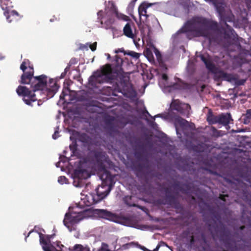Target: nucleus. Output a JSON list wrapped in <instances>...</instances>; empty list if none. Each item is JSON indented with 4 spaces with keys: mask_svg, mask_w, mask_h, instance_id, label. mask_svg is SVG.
<instances>
[{
    "mask_svg": "<svg viewBox=\"0 0 251 251\" xmlns=\"http://www.w3.org/2000/svg\"><path fill=\"white\" fill-rule=\"evenodd\" d=\"M193 19L188 21L184 27L178 30L174 36L180 32H192L197 37L205 36L210 30L223 32L225 39H230L233 34L234 30L226 22L230 21L234 17H220L221 20L225 21L224 27H219L217 22L208 20L202 17H193Z\"/></svg>",
    "mask_w": 251,
    "mask_h": 251,
    "instance_id": "obj_1",
    "label": "nucleus"
},
{
    "mask_svg": "<svg viewBox=\"0 0 251 251\" xmlns=\"http://www.w3.org/2000/svg\"><path fill=\"white\" fill-rule=\"evenodd\" d=\"M94 158L96 165L100 173V179L107 186V188L105 190H100V189H103L104 186H101L100 188L99 187L97 189L96 193L98 197L97 201H99L106 197L109 193L115 182L114 181L115 176L112 175L106 169V165L110 166L112 162L105 152L94 151Z\"/></svg>",
    "mask_w": 251,
    "mask_h": 251,
    "instance_id": "obj_2",
    "label": "nucleus"
},
{
    "mask_svg": "<svg viewBox=\"0 0 251 251\" xmlns=\"http://www.w3.org/2000/svg\"><path fill=\"white\" fill-rule=\"evenodd\" d=\"M91 214L109 221H114L116 218L114 214L106 210L87 209L78 212L69 211L66 213L63 220V224L70 231H72V226L73 225L78 224L84 218H88Z\"/></svg>",
    "mask_w": 251,
    "mask_h": 251,
    "instance_id": "obj_3",
    "label": "nucleus"
},
{
    "mask_svg": "<svg viewBox=\"0 0 251 251\" xmlns=\"http://www.w3.org/2000/svg\"><path fill=\"white\" fill-rule=\"evenodd\" d=\"M47 76L45 75L34 77L31 85L33 93L26 87L21 85L17 88L16 92L19 96L23 97V100L27 105L32 106L31 105L32 102L38 101V105L39 106L41 104L40 103L41 100H38L36 98V95L34 93L39 91L40 94L41 93L45 94V88L47 85Z\"/></svg>",
    "mask_w": 251,
    "mask_h": 251,
    "instance_id": "obj_4",
    "label": "nucleus"
},
{
    "mask_svg": "<svg viewBox=\"0 0 251 251\" xmlns=\"http://www.w3.org/2000/svg\"><path fill=\"white\" fill-rule=\"evenodd\" d=\"M123 62L122 58L116 55L114 66L112 68L109 64L103 66L101 68L100 72L99 73L98 76H104V82H111L112 81L117 79L118 78L121 82L126 84L128 80V77L126 75L122 68Z\"/></svg>",
    "mask_w": 251,
    "mask_h": 251,
    "instance_id": "obj_5",
    "label": "nucleus"
},
{
    "mask_svg": "<svg viewBox=\"0 0 251 251\" xmlns=\"http://www.w3.org/2000/svg\"><path fill=\"white\" fill-rule=\"evenodd\" d=\"M40 237V244L44 251H62L64 245L60 241H57L51 243L50 239L52 235H44L42 233L38 232Z\"/></svg>",
    "mask_w": 251,
    "mask_h": 251,
    "instance_id": "obj_6",
    "label": "nucleus"
},
{
    "mask_svg": "<svg viewBox=\"0 0 251 251\" xmlns=\"http://www.w3.org/2000/svg\"><path fill=\"white\" fill-rule=\"evenodd\" d=\"M164 192L165 193V204H167L175 209H178L181 207V205L177 200V195L178 193L176 192L175 195L171 194V189L168 187L164 188Z\"/></svg>",
    "mask_w": 251,
    "mask_h": 251,
    "instance_id": "obj_7",
    "label": "nucleus"
},
{
    "mask_svg": "<svg viewBox=\"0 0 251 251\" xmlns=\"http://www.w3.org/2000/svg\"><path fill=\"white\" fill-rule=\"evenodd\" d=\"M172 111H176L182 116H188L191 107L189 104L182 103L178 100H174L171 104Z\"/></svg>",
    "mask_w": 251,
    "mask_h": 251,
    "instance_id": "obj_8",
    "label": "nucleus"
},
{
    "mask_svg": "<svg viewBox=\"0 0 251 251\" xmlns=\"http://www.w3.org/2000/svg\"><path fill=\"white\" fill-rule=\"evenodd\" d=\"M59 88V86L57 84L56 81L52 79H49V82L47 81V85L45 88V94L48 98H52L57 92Z\"/></svg>",
    "mask_w": 251,
    "mask_h": 251,
    "instance_id": "obj_9",
    "label": "nucleus"
},
{
    "mask_svg": "<svg viewBox=\"0 0 251 251\" xmlns=\"http://www.w3.org/2000/svg\"><path fill=\"white\" fill-rule=\"evenodd\" d=\"M104 13L106 16H126L119 12L117 6L113 1L105 2Z\"/></svg>",
    "mask_w": 251,
    "mask_h": 251,
    "instance_id": "obj_10",
    "label": "nucleus"
},
{
    "mask_svg": "<svg viewBox=\"0 0 251 251\" xmlns=\"http://www.w3.org/2000/svg\"><path fill=\"white\" fill-rule=\"evenodd\" d=\"M235 181L237 183V185H236V187L235 188L236 190H240V188H242V199L245 201H249L251 200V194L248 192L247 189V187L244 183H243L242 181L240 180V179H235Z\"/></svg>",
    "mask_w": 251,
    "mask_h": 251,
    "instance_id": "obj_11",
    "label": "nucleus"
},
{
    "mask_svg": "<svg viewBox=\"0 0 251 251\" xmlns=\"http://www.w3.org/2000/svg\"><path fill=\"white\" fill-rule=\"evenodd\" d=\"M34 70L32 66H29V70L24 73L21 77V80L20 82L23 84L31 85V82L33 80Z\"/></svg>",
    "mask_w": 251,
    "mask_h": 251,
    "instance_id": "obj_12",
    "label": "nucleus"
},
{
    "mask_svg": "<svg viewBox=\"0 0 251 251\" xmlns=\"http://www.w3.org/2000/svg\"><path fill=\"white\" fill-rule=\"evenodd\" d=\"M216 77L223 80H226L230 82H234L236 81V77L233 75L228 74L223 71H218L216 73Z\"/></svg>",
    "mask_w": 251,
    "mask_h": 251,
    "instance_id": "obj_13",
    "label": "nucleus"
},
{
    "mask_svg": "<svg viewBox=\"0 0 251 251\" xmlns=\"http://www.w3.org/2000/svg\"><path fill=\"white\" fill-rule=\"evenodd\" d=\"M173 187L174 189H177L185 194H188L191 190V186L190 184L185 183L181 185L179 181H176L173 185Z\"/></svg>",
    "mask_w": 251,
    "mask_h": 251,
    "instance_id": "obj_14",
    "label": "nucleus"
},
{
    "mask_svg": "<svg viewBox=\"0 0 251 251\" xmlns=\"http://www.w3.org/2000/svg\"><path fill=\"white\" fill-rule=\"evenodd\" d=\"M2 9L3 10L4 16H18V13L16 10L13 9V5L12 2L4 5H1Z\"/></svg>",
    "mask_w": 251,
    "mask_h": 251,
    "instance_id": "obj_15",
    "label": "nucleus"
},
{
    "mask_svg": "<svg viewBox=\"0 0 251 251\" xmlns=\"http://www.w3.org/2000/svg\"><path fill=\"white\" fill-rule=\"evenodd\" d=\"M159 2L148 3L144 2L142 3L138 8L139 16H149L147 14V10L152 5L159 4Z\"/></svg>",
    "mask_w": 251,
    "mask_h": 251,
    "instance_id": "obj_16",
    "label": "nucleus"
},
{
    "mask_svg": "<svg viewBox=\"0 0 251 251\" xmlns=\"http://www.w3.org/2000/svg\"><path fill=\"white\" fill-rule=\"evenodd\" d=\"M75 176L80 179H86L90 176L88 172L84 169L79 168L74 172Z\"/></svg>",
    "mask_w": 251,
    "mask_h": 251,
    "instance_id": "obj_17",
    "label": "nucleus"
},
{
    "mask_svg": "<svg viewBox=\"0 0 251 251\" xmlns=\"http://www.w3.org/2000/svg\"><path fill=\"white\" fill-rule=\"evenodd\" d=\"M174 112L170 113V116L174 119L175 124L179 125L181 127L187 126L189 123L184 119L182 118L179 116L175 115L173 116Z\"/></svg>",
    "mask_w": 251,
    "mask_h": 251,
    "instance_id": "obj_18",
    "label": "nucleus"
},
{
    "mask_svg": "<svg viewBox=\"0 0 251 251\" xmlns=\"http://www.w3.org/2000/svg\"><path fill=\"white\" fill-rule=\"evenodd\" d=\"M214 5L216 6L219 16H234L232 14L230 15L228 13H226V10L227 7L225 3L217 2L216 4Z\"/></svg>",
    "mask_w": 251,
    "mask_h": 251,
    "instance_id": "obj_19",
    "label": "nucleus"
},
{
    "mask_svg": "<svg viewBox=\"0 0 251 251\" xmlns=\"http://www.w3.org/2000/svg\"><path fill=\"white\" fill-rule=\"evenodd\" d=\"M231 119V117L229 113H222L218 115V123L226 126L228 125Z\"/></svg>",
    "mask_w": 251,
    "mask_h": 251,
    "instance_id": "obj_20",
    "label": "nucleus"
},
{
    "mask_svg": "<svg viewBox=\"0 0 251 251\" xmlns=\"http://www.w3.org/2000/svg\"><path fill=\"white\" fill-rule=\"evenodd\" d=\"M218 231L220 233L221 236L225 239H227L230 236V232L226 226L222 223L220 225Z\"/></svg>",
    "mask_w": 251,
    "mask_h": 251,
    "instance_id": "obj_21",
    "label": "nucleus"
},
{
    "mask_svg": "<svg viewBox=\"0 0 251 251\" xmlns=\"http://www.w3.org/2000/svg\"><path fill=\"white\" fill-rule=\"evenodd\" d=\"M100 72V71L96 72L95 74L92 75H91L88 80L89 84L92 86H96L97 82L100 83V81H99L98 78L100 77L101 76H98L99 73Z\"/></svg>",
    "mask_w": 251,
    "mask_h": 251,
    "instance_id": "obj_22",
    "label": "nucleus"
},
{
    "mask_svg": "<svg viewBox=\"0 0 251 251\" xmlns=\"http://www.w3.org/2000/svg\"><path fill=\"white\" fill-rule=\"evenodd\" d=\"M207 121L210 124H215L218 122V116H214L211 110H209L207 115Z\"/></svg>",
    "mask_w": 251,
    "mask_h": 251,
    "instance_id": "obj_23",
    "label": "nucleus"
},
{
    "mask_svg": "<svg viewBox=\"0 0 251 251\" xmlns=\"http://www.w3.org/2000/svg\"><path fill=\"white\" fill-rule=\"evenodd\" d=\"M123 31H124V34L126 36H127L129 38H131L134 37V35L133 34V32H132V29L131 28V25L129 23H127L125 25V26L124 28Z\"/></svg>",
    "mask_w": 251,
    "mask_h": 251,
    "instance_id": "obj_24",
    "label": "nucleus"
},
{
    "mask_svg": "<svg viewBox=\"0 0 251 251\" xmlns=\"http://www.w3.org/2000/svg\"><path fill=\"white\" fill-rule=\"evenodd\" d=\"M242 120L244 124L248 125L251 122V109H248L246 113L242 115Z\"/></svg>",
    "mask_w": 251,
    "mask_h": 251,
    "instance_id": "obj_25",
    "label": "nucleus"
},
{
    "mask_svg": "<svg viewBox=\"0 0 251 251\" xmlns=\"http://www.w3.org/2000/svg\"><path fill=\"white\" fill-rule=\"evenodd\" d=\"M205 65L206 67V68L211 72L215 74V76L216 75V73L218 71H217V68H216L215 65L212 62V61L209 59L208 62L206 64H205Z\"/></svg>",
    "mask_w": 251,
    "mask_h": 251,
    "instance_id": "obj_26",
    "label": "nucleus"
},
{
    "mask_svg": "<svg viewBox=\"0 0 251 251\" xmlns=\"http://www.w3.org/2000/svg\"><path fill=\"white\" fill-rule=\"evenodd\" d=\"M212 130V136L214 137H219L222 136L223 135L221 133V131L218 130L216 128L214 127H211Z\"/></svg>",
    "mask_w": 251,
    "mask_h": 251,
    "instance_id": "obj_27",
    "label": "nucleus"
},
{
    "mask_svg": "<svg viewBox=\"0 0 251 251\" xmlns=\"http://www.w3.org/2000/svg\"><path fill=\"white\" fill-rule=\"evenodd\" d=\"M30 61L28 59H24L20 65V69L22 70L24 73L26 72L25 70L27 69V65H29Z\"/></svg>",
    "mask_w": 251,
    "mask_h": 251,
    "instance_id": "obj_28",
    "label": "nucleus"
},
{
    "mask_svg": "<svg viewBox=\"0 0 251 251\" xmlns=\"http://www.w3.org/2000/svg\"><path fill=\"white\" fill-rule=\"evenodd\" d=\"M144 55L148 59H151L153 58V54L151 50L149 49L146 48L144 51Z\"/></svg>",
    "mask_w": 251,
    "mask_h": 251,
    "instance_id": "obj_29",
    "label": "nucleus"
},
{
    "mask_svg": "<svg viewBox=\"0 0 251 251\" xmlns=\"http://www.w3.org/2000/svg\"><path fill=\"white\" fill-rule=\"evenodd\" d=\"M135 21L136 22L137 24L139 26V27H144L143 24L144 22L142 21V17H132Z\"/></svg>",
    "mask_w": 251,
    "mask_h": 251,
    "instance_id": "obj_30",
    "label": "nucleus"
},
{
    "mask_svg": "<svg viewBox=\"0 0 251 251\" xmlns=\"http://www.w3.org/2000/svg\"><path fill=\"white\" fill-rule=\"evenodd\" d=\"M125 54H127L135 59L139 58L140 55V53L136 52L134 51H128L127 52H125Z\"/></svg>",
    "mask_w": 251,
    "mask_h": 251,
    "instance_id": "obj_31",
    "label": "nucleus"
},
{
    "mask_svg": "<svg viewBox=\"0 0 251 251\" xmlns=\"http://www.w3.org/2000/svg\"><path fill=\"white\" fill-rule=\"evenodd\" d=\"M79 140L83 143H87L89 142V138L86 134L83 133L80 135Z\"/></svg>",
    "mask_w": 251,
    "mask_h": 251,
    "instance_id": "obj_32",
    "label": "nucleus"
},
{
    "mask_svg": "<svg viewBox=\"0 0 251 251\" xmlns=\"http://www.w3.org/2000/svg\"><path fill=\"white\" fill-rule=\"evenodd\" d=\"M171 87L174 89L181 90L184 87V86L182 83L179 82L173 84Z\"/></svg>",
    "mask_w": 251,
    "mask_h": 251,
    "instance_id": "obj_33",
    "label": "nucleus"
},
{
    "mask_svg": "<svg viewBox=\"0 0 251 251\" xmlns=\"http://www.w3.org/2000/svg\"><path fill=\"white\" fill-rule=\"evenodd\" d=\"M70 250V251H83L84 248L81 245L76 244L73 247V250Z\"/></svg>",
    "mask_w": 251,
    "mask_h": 251,
    "instance_id": "obj_34",
    "label": "nucleus"
},
{
    "mask_svg": "<svg viewBox=\"0 0 251 251\" xmlns=\"http://www.w3.org/2000/svg\"><path fill=\"white\" fill-rule=\"evenodd\" d=\"M70 90L69 88H66L64 89L62 91L61 94L60 96V99H64L65 97L68 95V93L70 92Z\"/></svg>",
    "mask_w": 251,
    "mask_h": 251,
    "instance_id": "obj_35",
    "label": "nucleus"
},
{
    "mask_svg": "<svg viewBox=\"0 0 251 251\" xmlns=\"http://www.w3.org/2000/svg\"><path fill=\"white\" fill-rule=\"evenodd\" d=\"M58 182L61 184L67 183L68 179L65 176H60L58 178Z\"/></svg>",
    "mask_w": 251,
    "mask_h": 251,
    "instance_id": "obj_36",
    "label": "nucleus"
},
{
    "mask_svg": "<svg viewBox=\"0 0 251 251\" xmlns=\"http://www.w3.org/2000/svg\"><path fill=\"white\" fill-rule=\"evenodd\" d=\"M59 126H56L55 129L54 134L52 135V138L53 139H56L59 136Z\"/></svg>",
    "mask_w": 251,
    "mask_h": 251,
    "instance_id": "obj_37",
    "label": "nucleus"
},
{
    "mask_svg": "<svg viewBox=\"0 0 251 251\" xmlns=\"http://www.w3.org/2000/svg\"><path fill=\"white\" fill-rule=\"evenodd\" d=\"M201 60L205 64L208 62V61L210 59L208 57H205L203 54H201L199 56Z\"/></svg>",
    "mask_w": 251,
    "mask_h": 251,
    "instance_id": "obj_38",
    "label": "nucleus"
},
{
    "mask_svg": "<svg viewBox=\"0 0 251 251\" xmlns=\"http://www.w3.org/2000/svg\"><path fill=\"white\" fill-rule=\"evenodd\" d=\"M246 80L245 79H238L237 78H236V81H234V82H235V83L237 85H243L244 84V83L245 82Z\"/></svg>",
    "mask_w": 251,
    "mask_h": 251,
    "instance_id": "obj_39",
    "label": "nucleus"
},
{
    "mask_svg": "<svg viewBox=\"0 0 251 251\" xmlns=\"http://www.w3.org/2000/svg\"><path fill=\"white\" fill-rule=\"evenodd\" d=\"M131 196H130V197L127 196V197H125V202L126 203V204L127 205H128L130 206H136V205L135 204H131V203L128 202V201L129 200H131Z\"/></svg>",
    "mask_w": 251,
    "mask_h": 251,
    "instance_id": "obj_40",
    "label": "nucleus"
},
{
    "mask_svg": "<svg viewBox=\"0 0 251 251\" xmlns=\"http://www.w3.org/2000/svg\"><path fill=\"white\" fill-rule=\"evenodd\" d=\"M10 2H12L11 0H0V3L1 5H4V4H8L10 3Z\"/></svg>",
    "mask_w": 251,
    "mask_h": 251,
    "instance_id": "obj_41",
    "label": "nucleus"
},
{
    "mask_svg": "<svg viewBox=\"0 0 251 251\" xmlns=\"http://www.w3.org/2000/svg\"><path fill=\"white\" fill-rule=\"evenodd\" d=\"M97 48V42H95L94 43L91 44L90 46V48L92 51H95L96 50Z\"/></svg>",
    "mask_w": 251,
    "mask_h": 251,
    "instance_id": "obj_42",
    "label": "nucleus"
},
{
    "mask_svg": "<svg viewBox=\"0 0 251 251\" xmlns=\"http://www.w3.org/2000/svg\"><path fill=\"white\" fill-rule=\"evenodd\" d=\"M159 248V246H157L156 247V248L155 249H154L152 251H151L149 249H148L147 248H146V247H143L142 248V250L144 251H158V249Z\"/></svg>",
    "mask_w": 251,
    "mask_h": 251,
    "instance_id": "obj_43",
    "label": "nucleus"
},
{
    "mask_svg": "<svg viewBox=\"0 0 251 251\" xmlns=\"http://www.w3.org/2000/svg\"><path fill=\"white\" fill-rule=\"evenodd\" d=\"M76 147H77V146L76 144L71 145L70 146V148L71 150L73 152H74L76 150Z\"/></svg>",
    "mask_w": 251,
    "mask_h": 251,
    "instance_id": "obj_44",
    "label": "nucleus"
},
{
    "mask_svg": "<svg viewBox=\"0 0 251 251\" xmlns=\"http://www.w3.org/2000/svg\"><path fill=\"white\" fill-rule=\"evenodd\" d=\"M228 197L227 195L220 194L219 196V199L224 201H226V197Z\"/></svg>",
    "mask_w": 251,
    "mask_h": 251,
    "instance_id": "obj_45",
    "label": "nucleus"
},
{
    "mask_svg": "<svg viewBox=\"0 0 251 251\" xmlns=\"http://www.w3.org/2000/svg\"><path fill=\"white\" fill-rule=\"evenodd\" d=\"M133 244V242H131L129 243H127L126 244H125L123 246V248L125 249H128Z\"/></svg>",
    "mask_w": 251,
    "mask_h": 251,
    "instance_id": "obj_46",
    "label": "nucleus"
},
{
    "mask_svg": "<svg viewBox=\"0 0 251 251\" xmlns=\"http://www.w3.org/2000/svg\"><path fill=\"white\" fill-rule=\"evenodd\" d=\"M239 176L240 178H245L247 176L246 174L243 173L241 172L240 171L239 172Z\"/></svg>",
    "mask_w": 251,
    "mask_h": 251,
    "instance_id": "obj_47",
    "label": "nucleus"
},
{
    "mask_svg": "<svg viewBox=\"0 0 251 251\" xmlns=\"http://www.w3.org/2000/svg\"><path fill=\"white\" fill-rule=\"evenodd\" d=\"M75 62H76L75 59V58H72L70 60V61L69 65H71V66L72 65L75 64Z\"/></svg>",
    "mask_w": 251,
    "mask_h": 251,
    "instance_id": "obj_48",
    "label": "nucleus"
},
{
    "mask_svg": "<svg viewBox=\"0 0 251 251\" xmlns=\"http://www.w3.org/2000/svg\"><path fill=\"white\" fill-rule=\"evenodd\" d=\"M162 78L163 80H164L166 81V80H168V75H167L166 74H163L162 75Z\"/></svg>",
    "mask_w": 251,
    "mask_h": 251,
    "instance_id": "obj_49",
    "label": "nucleus"
},
{
    "mask_svg": "<svg viewBox=\"0 0 251 251\" xmlns=\"http://www.w3.org/2000/svg\"><path fill=\"white\" fill-rule=\"evenodd\" d=\"M70 67H71V65L68 64V66L65 69L64 72L67 73L70 70Z\"/></svg>",
    "mask_w": 251,
    "mask_h": 251,
    "instance_id": "obj_50",
    "label": "nucleus"
},
{
    "mask_svg": "<svg viewBox=\"0 0 251 251\" xmlns=\"http://www.w3.org/2000/svg\"><path fill=\"white\" fill-rule=\"evenodd\" d=\"M247 4L248 5L249 9L251 8V0H247Z\"/></svg>",
    "mask_w": 251,
    "mask_h": 251,
    "instance_id": "obj_51",
    "label": "nucleus"
},
{
    "mask_svg": "<svg viewBox=\"0 0 251 251\" xmlns=\"http://www.w3.org/2000/svg\"><path fill=\"white\" fill-rule=\"evenodd\" d=\"M124 52V53L125 52H127L126 51H125L123 49H118L116 51V52L118 53V52Z\"/></svg>",
    "mask_w": 251,
    "mask_h": 251,
    "instance_id": "obj_52",
    "label": "nucleus"
},
{
    "mask_svg": "<svg viewBox=\"0 0 251 251\" xmlns=\"http://www.w3.org/2000/svg\"><path fill=\"white\" fill-rule=\"evenodd\" d=\"M99 251H109V250L105 248H103V247H101L99 250Z\"/></svg>",
    "mask_w": 251,
    "mask_h": 251,
    "instance_id": "obj_53",
    "label": "nucleus"
},
{
    "mask_svg": "<svg viewBox=\"0 0 251 251\" xmlns=\"http://www.w3.org/2000/svg\"><path fill=\"white\" fill-rule=\"evenodd\" d=\"M66 74H67V73H65V72L64 71V72H63V73L61 74L60 78H64V77L65 76V75H66Z\"/></svg>",
    "mask_w": 251,
    "mask_h": 251,
    "instance_id": "obj_54",
    "label": "nucleus"
},
{
    "mask_svg": "<svg viewBox=\"0 0 251 251\" xmlns=\"http://www.w3.org/2000/svg\"><path fill=\"white\" fill-rule=\"evenodd\" d=\"M103 12L102 11H99L98 13H97V15L98 16H102L103 15Z\"/></svg>",
    "mask_w": 251,
    "mask_h": 251,
    "instance_id": "obj_55",
    "label": "nucleus"
},
{
    "mask_svg": "<svg viewBox=\"0 0 251 251\" xmlns=\"http://www.w3.org/2000/svg\"><path fill=\"white\" fill-rule=\"evenodd\" d=\"M33 231H34L33 230H30V231L28 232V235H27L25 237V241L26 240L27 238V237L30 235V234H31V233Z\"/></svg>",
    "mask_w": 251,
    "mask_h": 251,
    "instance_id": "obj_56",
    "label": "nucleus"
},
{
    "mask_svg": "<svg viewBox=\"0 0 251 251\" xmlns=\"http://www.w3.org/2000/svg\"><path fill=\"white\" fill-rule=\"evenodd\" d=\"M136 156H137V157H139L141 155V154H140V153H139V152H137V153H136Z\"/></svg>",
    "mask_w": 251,
    "mask_h": 251,
    "instance_id": "obj_57",
    "label": "nucleus"
},
{
    "mask_svg": "<svg viewBox=\"0 0 251 251\" xmlns=\"http://www.w3.org/2000/svg\"><path fill=\"white\" fill-rule=\"evenodd\" d=\"M245 226H241L240 228L241 230H243L245 228Z\"/></svg>",
    "mask_w": 251,
    "mask_h": 251,
    "instance_id": "obj_58",
    "label": "nucleus"
},
{
    "mask_svg": "<svg viewBox=\"0 0 251 251\" xmlns=\"http://www.w3.org/2000/svg\"><path fill=\"white\" fill-rule=\"evenodd\" d=\"M11 17H9V16H7L6 17V19H7V20L9 22H10L11 21L9 20V18H10Z\"/></svg>",
    "mask_w": 251,
    "mask_h": 251,
    "instance_id": "obj_59",
    "label": "nucleus"
},
{
    "mask_svg": "<svg viewBox=\"0 0 251 251\" xmlns=\"http://www.w3.org/2000/svg\"><path fill=\"white\" fill-rule=\"evenodd\" d=\"M118 17V18H119L120 17ZM122 17V18H123V17ZM125 17V18H124V19H125V20H127V19H128V18L129 17L126 16V17Z\"/></svg>",
    "mask_w": 251,
    "mask_h": 251,
    "instance_id": "obj_60",
    "label": "nucleus"
},
{
    "mask_svg": "<svg viewBox=\"0 0 251 251\" xmlns=\"http://www.w3.org/2000/svg\"><path fill=\"white\" fill-rule=\"evenodd\" d=\"M105 17H101V18L100 19V20H102L104 18H105ZM101 23H102V21H101Z\"/></svg>",
    "mask_w": 251,
    "mask_h": 251,
    "instance_id": "obj_61",
    "label": "nucleus"
},
{
    "mask_svg": "<svg viewBox=\"0 0 251 251\" xmlns=\"http://www.w3.org/2000/svg\"><path fill=\"white\" fill-rule=\"evenodd\" d=\"M146 112L148 114V115L149 116H151V115H150V114L147 111H146Z\"/></svg>",
    "mask_w": 251,
    "mask_h": 251,
    "instance_id": "obj_62",
    "label": "nucleus"
},
{
    "mask_svg": "<svg viewBox=\"0 0 251 251\" xmlns=\"http://www.w3.org/2000/svg\"><path fill=\"white\" fill-rule=\"evenodd\" d=\"M158 116H159V115H156V116H155V117H152V119H153V120H154V118H155V117H158Z\"/></svg>",
    "mask_w": 251,
    "mask_h": 251,
    "instance_id": "obj_63",
    "label": "nucleus"
},
{
    "mask_svg": "<svg viewBox=\"0 0 251 251\" xmlns=\"http://www.w3.org/2000/svg\"><path fill=\"white\" fill-rule=\"evenodd\" d=\"M107 57H108V58H110V54H107Z\"/></svg>",
    "mask_w": 251,
    "mask_h": 251,
    "instance_id": "obj_64",
    "label": "nucleus"
}]
</instances>
